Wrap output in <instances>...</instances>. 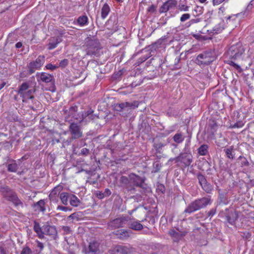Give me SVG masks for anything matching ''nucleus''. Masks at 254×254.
Listing matches in <instances>:
<instances>
[{
    "label": "nucleus",
    "mask_w": 254,
    "mask_h": 254,
    "mask_svg": "<svg viewBox=\"0 0 254 254\" xmlns=\"http://www.w3.org/2000/svg\"><path fill=\"white\" fill-rule=\"evenodd\" d=\"M130 184H133L134 186L143 187V180L138 176L131 174L129 176Z\"/></svg>",
    "instance_id": "dca6fc26"
},
{
    "label": "nucleus",
    "mask_w": 254,
    "mask_h": 254,
    "mask_svg": "<svg viewBox=\"0 0 254 254\" xmlns=\"http://www.w3.org/2000/svg\"><path fill=\"white\" fill-rule=\"evenodd\" d=\"M69 131L73 139H77L82 136L79 126L76 123H71L69 127Z\"/></svg>",
    "instance_id": "4468645a"
},
{
    "label": "nucleus",
    "mask_w": 254,
    "mask_h": 254,
    "mask_svg": "<svg viewBox=\"0 0 254 254\" xmlns=\"http://www.w3.org/2000/svg\"><path fill=\"white\" fill-rule=\"evenodd\" d=\"M38 76H39L40 80L45 83L52 82L54 79V77L52 75L46 72L39 73Z\"/></svg>",
    "instance_id": "412c9836"
},
{
    "label": "nucleus",
    "mask_w": 254,
    "mask_h": 254,
    "mask_svg": "<svg viewBox=\"0 0 254 254\" xmlns=\"http://www.w3.org/2000/svg\"><path fill=\"white\" fill-rule=\"evenodd\" d=\"M139 103L137 101H134L132 102H124L118 104L116 105V109L118 111H122L123 110L126 109H134L138 107Z\"/></svg>",
    "instance_id": "ddd939ff"
},
{
    "label": "nucleus",
    "mask_w": 254,
    "mask_h": 254,
    "mask_svg": "<svg viewBox=\"0 0 254 254\" xmlns=\"http://www.w3.org/2000/svg\"><path fill=\"white\" fill-rule=\"evenodd\" d=\"M148 11L150 12H154L156 10V7L154 5H151L148 8Z\"/></svg>",
    "instance_id": "864d4df0"
},
{
    "label": "nucleus",
    "mask_w": 254,
    "mask_h": 254,
    "mask_svg": "<svg viewBox=\"0 0 254 254\" xmlns=\"http://www.w3.org/2000/svg\"><path fill=\"white\" fill-rule=\"evenodd\" d=\"M128 190H134V187H130V188H128Z\"/></svg>",
    "instance_id": "338daca9"
},
{
    "label": "nucleus",
    "mask_w": 254,
    "mask_h": 254,
    "mask_svg": "<svg viewBox=\"0 0 254 254\" xmlns=\"http://www.w3.org/2000/svg\"><path fill=\"white\" fill-rule=\"evenodd\" d=\"M110 11L109 6L107 3H105L101 9V17L103 19H105L108 15Z\"/></svg>",
    "instance_id": "a878e982"
},
{
    "label": "nucleus",
    "mask_w": 254,
    "mask_h": 254,
    "mask_svg": "<svg viewBox=\"0 0 254 254\" xmlns=\"http://www.w3.org/2000/svg\"><path fill=\"white\" fill-rule=\"evenodd\" d=\"M22 46V44L21 42H17L15 44V47L18 49L20 48Z\"/></svg>",
    "instance_id": "13d9d810"
},
{
    "label": "nucleus",
    "mask_w": 254,
    "mask_h": 254,
    "mask_svg": "<svg viewBox=\"0 0 254 254\" xmlns=\"http://www.w3.org/2000/svg\"><path fill=\"white\" fill-rule=\"evenodd\" d=\"M215 59V57L213 52H205L197 56L196 58V63L198 65H207L212 62Z\"/></svg>",
    "instance_id": "39448f33"
},
{
    "label": "nucleus",
    "mask_w": 254,
    "mask_h": 254,
    "mask_svg": "<svg viewBox=\"0 0 254 254\" xmlns=\"http://www.w3.org/2000/svg\"><path fill=\"white\" fill-rule=\"evenodd\" d=\"M88 18L87 16L82 15L79 16L77 19V23L81 26H83L88 24Z\"/></svg>",
    "instance_id": "cd10ccee"
},
{
    "label": "nucleus",
    "mask_w": 254,
    "mask_h": 254,
    "mask_svg": "<svg viewBox=\"0 0 254 254\" xmlns=\"http://www.w3.org/2000/svg\"><path fill=\"white\" fill-rule=\"evenodd\" d=\"M32 251L28 247L23 248L21 253V254H31Z\"/></svg>",
    "instance_id": "ea45409f"
},
{
    "label": "nucleus",
    "mask_w": 254,
    "mask_h": 254,
    "mask_svg": "<svg viewBox=\"0 0 254 254\" xmlns=\"http://www.w3.org/2000/svg\"><path fill=\"white\" fill-rule=\"evenodd\" d=\"M83 47L85 49L87 55H94L99 49V43L96 39L87 37L85 40V44Z\"/></svg>",
    "instance_id": "7ed1b4c3"
},
{
    "label": "nucleus",
    "mask_w": 254,
    "mask_h": 254,
    "mask_svg": "<svg viewBox=\"0 0 254 254\" xmlns=\"http://www.w3.org/2000/svg\"><path fill=\"white\" fill-rule=\"evenodd\" d=\"M69 203L72 206L76 207L79 204L80 200L75 195L71 194L69 198Z\"/></svg>",
    "instance_id": "c85d7f7f"
},
{
    "label": "nucleus",
    "mask_w": 254,
    "mask_h": 254,
    "mask_svg": "<svg viewBox=\"0 0 254 254\" xmlns=\"http://www.w3.org/2000/svg\"><path fill=\"white\" fill-rule=\"evenodd\" d=\"M128 220L129 217L128 216H122L109 222L108 223V226L111 229H115L123 227Z\"/></svg>",
    "instance_id": "1a4fd4ad"
},
{
    "label": "nucleus",
    "mask_w": 254,
    "mask_h": 254,
    "mask_svg": "<svg viewBox=\"0 0 254 254\" xmlns=\"http://www.w3.org/2000/svg\"><path fill=\"white\" fill-rule=\"evenodd\" d=\"M59 43L60 41L57 38H53V39L50 40L48 49L49 50H52L55 48Z\"/></svg>",
    "instance_id": "2f4dec72"
},
{
    "label": "nucleus",
    "mask_w": 254,
    "mask_h": 254,
    "mask_svg": "<svg viewBox=\"0 0 254 254\" xmlns=\"http://www.w3.org/2000/svg\"><path fill=\"white\" fill-rule=\"evenodd\" d=\"M34 90L33 89H29V85L27 83H23L18 90V94L23 98L24 101L27 99H31L34 98L33 93Z\"/></svg>",
    "instance_id": "423d86ee"
},
{
    "label": "nucleus",
    "mask_w": 254,
    "mask_h": 254,
    "mask_svg": "<svg viewBox=\"0 0 254 254\" xmlns=\"http://www.w3.org/2000/svg\"><path fill=\"white\" fill-rule=\"evenodd\" d=\"M211 203L212 200L210 196L204 197L196 199L188 206L187 208L185 210L184 212L189 214L195 211L204 208L208 205H210Z\"/></svg>",
    "instance_id": "f257e3e1"
},
{
    "label": "nucleus",
    "mask_w": 254,
    "mask_h": 254,
    "mask_svg": "<svg viewBox=\"0 0 254 254\" xmlns=\"http://www.w3.org/2000/svg\"><path fill=\"white\" fill-rule=\"evenodd\" d=\"M67 64H68V60L66 59H64V60H62L60 63V66L64 67V66H66Z\"/></svg>",
    "instance_id": "09e8293b"
},
{
    "label": "nucleus",
    "mask_w": 254,
    "mask_h": 254,
    "mask_svg": "<svg viewBox=\"0 0 254 254\" xmlns=\"http://www.w3.org/2000/svg\"><path fill=\"white\" fill-rule=\"evenodd\" d=\"M216 209L212 208L208 212L207 215L208 217H212L216 213Z\"/></svg>",
    "instance_id": "de8ad7c7"
},
{
    "label": "nucleus",
    "mask_w": 254,
    "mask_h": 254,
    "mask_svg": "<svg viewBox=\"0 0 254 254\" xmlns=\"http://www.w3.org/2000/svg\"><path fill=\"white\" fill-rule=\"evenodd\" d=\"M62 230L66 234H70L71 232V229L68 226H63Z\"/></svg>",
    "instance_id": "a19ab883"
},
{
    "label": "nucleus",
    "mask_w": 254,
    "mask_h": 254,
    "mask_svg": "<svg viewBox=\"0 0 254 254\" xmlns=\"http://www.w3.org/2000/svg\"><path fill=\"white\" fill-rule=\"evenodd\" d=\"M18 169L17 164L15 163L9 164L7 166V170L10 172H15Z\"/></svg>",
    "instance_id": "72a5a7b5"
},
{
    "label": "nucleus",
    "mask_w": 254,
    "mask_h": 254,
    "mask_svg": "<svg viewBox=\"0 0 254 254\" xmlns=\"http://www.w3.org/2000/svg\"><path fill=\"white\" fill-rule=\"evenodd\" d=\"M89 153V150L86 148H83L81 150L80 154L83 155H87Z\"/></svg>",
    "instance_id": "37998d69"
},
{
    "label": "nucleus",
    "mask_w": 254,
    "mask_h": 254,
    "mask_svg": "<svg viewBox=\"0 0 254 254\" xmlns=\"http://www.w3.org/2000/svg\"><path fill=\"white\" fill-rule=\"evenodd\" d=\"M136 210V209H133V210H132L128 212V213L130 214V215H131L132 214V213Z\"/></svg>",
    "instance_id": "69168bd1"
},
{
    "label": "nucleus",
    "mask_w": 254,
    "mask_h": 254,
    "mask_svg": "<svg viewBox=\"0 0 254 254\" xmlns=\"http://www.w3.org/2000/svg\"><path fill=\"white\" fill-rule=\"evenodd\" d=\"M171 160L175 161L176 162L183 163L185 166L187 167L190 166L192 162V156L190 153H181L178 156Z\"/></svg>",
    "instance_id": "9d476101"
},
{
    "label": "nucleus",
    "mask_w": 254,
    "mask_h": 254,
    "mask_svg": "<svg viewBox=\"0 0 254 254\" xmlns=\"http://www.w3.org/2000/svg\"><path fill=\"white\" fill-rule=\"evenodd\" d=\"M63 187L61 185L56 186L52 190L49 194V198L51 201L56 200V196L57 194H60V192L62 190Z\"/></svg>",
    "instance_id": "aec40b11"
},
{
    "label": "nucleus",
    "mask_w": 254,
    "mask_h": 254,
    "mask_svg": "<svg viewBox=\"0 0 254 254\" xmlns=\"http://www.w3.org/2000/svg\"><path fill=\"white\" fill-rule=\"evenodd\" d=\"M120 182L124 185H127L128 184H130V179L129 180L126 176H122L120 179Z\"/></svg>",
    "instance_id": "c9c22d12"
},
{
    "label": "nucleus",
    "mask_w": 254,
    "mask_h": 254,
    "mask_svg": "<svg viewBox=\"0 0 254 254\" xmlns=\"http://www.w3.org/2000/svg\"><path fill=\"white\" fill-rule=\"evenodd\" d=\"M74 213L73 214H71L69 216V218H71V219H73L74 217Z\"/></svg>",
    "instance_id": "0e129e2a"
},
{
    "label": "nucleus",
    "mask_w": 254,
    "mask_h": 254,
    "mask_svg": "<svg viewBox=\"0 0 254 254\" xmlns=\"http://www.w3.org/2000/svg\"><path fill=\"white\" fill-rule=\"evenodd\" d=\"M89 252L92 254H100L104 251L103 246L98 241H92L88 246Z\"/></svg>",
    "instance_id": "f8f14e48"
},
{
    "label": "nucleus",
    "mask_w": 254,
    "mask_h": 254,
    "mask_svg": "<svg viewBox=\"0 0 254 254\" xmlns=\"http://www.w3.org/2000/svg\"><path fill=\"white\" fill-rule=\"evenodd\" d=\"M57 209L58 210H62V211H66L68 210V208L67 207L59 205V206H58Z\"/></svg>",
    "instance_id": "603ef678"
},
{
    "label": "nucleus",
    "mask_w": 254,
    "mask_h": 254,
    "mask_svg": "<svg viewBox=\"0 0 254 254\" xmlns=\"http://www.w3.org/2000/svg\"><path fill=\"white\" fill-rule=\"evenodd\" d=\"M128 227L135 231L141 230L143 229V225L138 221L130 222L128 223Z\"/></svg>",
    "instance_id": "4be33fe9"
},
{
    "label": "nucleus",
    "mask_w": 254,
    "mask_h": 254,
    "mask_svg": "<svg viewBox=\"0 0 254 254\" xmlns=\"http://www.w3.org/2000/svg\"><path fill=\"white\" fill-rule=\"evenodd\" d=\"M111 194V190L109 189H106L104 192L102 193V196H108Z\"/></svg>",
    "instance_id": "a18cd8bd"
},
{
    "label": "nucleus",
    "mask_w": 254,
    "mask_h": 254,
    "mask_svg": "<svg viewBox=\"0 0 254 254\" xmlns=\"http://www.w3.org/2000/svg\"><path fill=\"white\" fill-rule=\"evenodd\" d=\"M246 237L247 238H250L251 237V234L249 233H248Z\"/></svg>",
    "instance_id": "774afa93"
},
{
    "label": "nucleus",
    "mask_w": 254,
    "mask_h": 254,
    "mask_svg": "<svg viewBox=\"0 0 254 254\" xmlns=\"http://www.w3.org/2000/svg\"><path fill=\"white\" fill-rule=\"evenodd\" d=\"M135 249L130 246L117 245L109 251L110 254H131Z\"/></svg>",
    "instance_id": "0eeeda50"
},
{
    "label": "nucleus",
    "mask_w": 254,
    "mask_h": 254,
    "mask_svg": "<svg viewBox=\"0 0 254 254\" xmlns=\"http://www.w3.org/2000/svg\"><path fill=\"white\" fill-rule=\"evenodd\" d=\"M220 203L226 204L228 203V201L226 197L223 194H220L219 195Z\"/></svg>",
    "instance_id": "58836bf2"
},
{
    "label": "nucleus",
    "mask_w": 254,
    "mask_h": 254,
    "mask_svg": "<svg viewBox=\"0 0 254 254\" xmlns=\"http://www.w3.org/2000/svg\"><path fill=\"white\" fill-rule=\"evenodd\" d=\"M245 52V49L241 43H238L231 46L227 51V55L230 59L238 60Z\"/></svg>",
    "instance_id": "20e7f679"
},
{
    "label": "nucleus",
    "mask_w": 254,
    "mask_h": 254,
    "mask_svg": "<svg viewBox=\"0 0 254 254\" xmlns=\"http://www.w3.org/2000/svg\"><path fill=\"white\" fill-rule=\"evenodd\" d=\"M190 15L189 13L183 14L180 18V21L181 22H184L186 20L190 19Z\"/></svg>",
    "instance_id": "4c0bfd02"
},
{
    "label": "nucleus",
    "mask_w": 254,
    "mask_h": 254,
    "mask_svg": "<svg viewBox=\"0 0 254 254\" xmlns=\"http://www.w3.org/2000/svg\"><path fill=\"white\" fill-rule=\"evenodd\" d=\"M229 64L230 65H232L233 66L236 67V68H237V69H238L240 68V66L238 64H235L234 62H233L232 61H230Z\"/></svg>",
    "instance_id": "6e6d98bb"
},
{
    "label": "nucleus",
    "mask_w": 254,
    "mask_h": 254,
    "mask_svg": "<svg viewBox=\"0 0 254 254\" xmlns=\"http://www.w3.org/2000/svg\"><path fill=\"white\" fill-rule=\"evenodd\" d=\"M33 229L40 239L44 238L45 237L43 226L41 227L40 225V224L36 221L34 222Z\"/></svg>",
    "instance_id": "a211bd4d"
},
{
    "label": "nucleus",
    "mask_w": 254,
    "mask_h": 254,
    "mask_svg": "<svg viewBox=\"0 0 254 254\" xmlns=\"http://www.w3.org/2000/svg\"><path fill=\"white\" fill-rule=\"evenodd\" d=\"M118 232L119 233L117 234V235H119V237L121 239L125 240L130 236V231L129 230H121Z\"/></svg>",
    "instance_id": "393cba45"
},
{
    "label": "nucleus",
    "mask_w": 254,
    "mask_h": 254,
    "mask_svg": "<svg viewBox=\"0 0 254 254\" xmlns=\"http://www.w3.org/2000/svg\"><path fill=\"white\" fill-rule=\"evenodd\" d=\"M177 4V1L176 0H168L160 7L159 11L161 13L166 12L171 9L175 8Z\"/></svg>",
    "instance_id": "2eb2a0df"
},
{
    "label": "nucleus",
    "mask_w": 254,
    "mask_h": 254,
    "mask_svg": "<svg viewBox=\"0 0 254 254\" xmlns=\"http://www.w3.org/2000/svg\"><path fill=\"white\" fill-rule=\"evenodd\" d=\"M36 242L37 243V247L40 249V251H42L44 248L43 244L39 241H36Z\"/></svg>",
    "instance_id": "3c124183"
},
{
    "label": "nucleus",
    "mask_w": 254,
    "mask_h": 254,
    "mask_svg": "<svg viewBox=\"0 0 254 254\" xmlns=\"http://www.w3.org/2000/svg\"><path fill=\"white\" fill-rule=\"evenodd\" d=\"M37 205L40 207L41 211H44L45 210L44 207L45 202L43 200H40L37 202Z\"/></svg>",
    "instance_id": "e433bc0d"
},
{
    "label": "nucleus",
    "mask_w": 254,
    "mask_h": 254,
    "mask_svg": "<svg viewBox=\"0 0 254 254\" xmlns=\"http://www.w3.org/2000/svg\"><path fill=\"white\" fill-rule=\"evenodd\" d=\"M252 1H251L250 3L249 4V5L247 6V8H246V10L247 11H250L252 9V6H253V4H252Z\"/></svg>",
    "instance_id": "4d7b16f0"
},
{
    "label": "nucleus",
    "mask_w": 254,
    "mask_h": 254,
    "mask_svg": "<svg viewBox=\"0 0 254 254\" xmlns=\"http://www.w3.org/2000/svg\"><path fill=\"white\" fill-rule=\"evenodd\" d=\"M189 6H188V5H182L181 6H180V8L179 9L181 10V11H187L189 10Z\"/></svg>",
    "instance_id": "49530a36"
},
{
    "label": "nucleus",
    "mask_w": 254,
    "mask_h": 254,
    "mask_svg": "<svg viewBox=\"0 0 254 254\" xmlns=\"http://www.w3.org/2000/svg\"><path fill=\"white\" fill-rule=\"evenodd\" d=\"M70 194L63 192L60 194V198L64 205H67L68 204V199L70 197Z\"/></svg>",
    "instance_id": "5701e85b"
},
{
    "label": "nucleus",
    "mask_w": 254,
    "mask_h": 254,
    "mask_svg": "<svg viewBox=\"0 0 254 254\" xmlns=\"http://www.w3.org/2000/svg\"><path fill=\"white\" fill-rule=\"evenodd\" d=\"M225 0H213L212 3L213 5H219L224 2Z\"/></svg>",
    "instance_id": "8fccbe9b"
},
{
    "label": "nucleus",
    "mask_w": 254,
    "mask_h": 254,
    "mask_svg": "<svg viewBox=\"0 0 254 254\" xmlns=\"http://www.w3.org/2000/svg\"><path fill=\"white\" fill-rule=\"evenodd\" d=\"M46 67L47 69H50L51 70H54L55 69H56L58 66L55 65H53L51 64H48L46 65Z\"/></svg>",
    "instance_id": "79ce46f5"
},
{
    "label": "nucleus",
    "mask_w": 254,
    "mask_h": 254,
    "mask_svg": "<svg viewBox=\"0 0 254 254\" xmlns=\"http://www.w3.org/2000/svg\"><path fill=\"white\" fill-rule=\"evenodd\" d=\"M197 179L199 183L201 186L202 189L207 193H210L213 190V186L206 181L205 177L201 175H197Z\"/></svg>",
    "instance_id": "9b49d317"
},
{
    "label": "nucleus",
    "mask_w": 254,
    "mask_h": 254,
    "mask_svg": "<svg viewBox=\"0 0 254 254\" xmlns=\"http://www.w3.org/2000/svg\"><path fill=\"white\" fill-rule=\"evenodd\" d=\"M5 84H6L5 82H2L0 85V90L5 85Z\"/></svg>",
    "instance_id": "680f3d73"
},
{
    "label": "nucleus",
    "mask_w": 254,
    "mask_h": 254,
    "mask_svg": "<svg viewBox=\"0 0 254 254\" xmlns=\"http://www.w3.org/2000/svg\"><path fill=\"white\" fill-rule=\"evenodd\" d=\"M242 164L243 165H244V166H248L249 165V162H248V161L247 160H245L244 162H243L242 163Z\"/></svg>",
    "instance_id": "052dcab7"
},
{
    "label": "nucleus",
    "mask_w": 254,
    "mask_h": 254,
    "mask_svg": "<svg viewBox=\"0 0 254 254\" xmlns=\"http://www.w3.org/2000/svg\"><path fill=\"white\" fill-rule=\"evenodd\" d=\"M102 193H103V192H99L97 193V196L100 198H103L104 196H102Z\"/></svg>",
    "instance_id": "bf43d9fd"
},
{
    "label": "nucleus",
    "mask_w": 254,
    "mask_h": 254,
    "mask_svg": "<svg viewBox=\"0 0 254 254\" xmlns=\"http://www.w3.org/2000/svg\"><path fill=\"white\" fill-rule=\"evenodd\" d=\"M45 61V57L43 55L39 56L35 61L30 62L28 65L29 73L32 74L36 70L40 69Z\"/></svg>",
    "instance_id": "6e6552de"
},
{
    "label": "nucleus",
    "mask_w": 254,
    "mask_h": 254,
    "mask_svg": "<svg viewBox=\"0 0 254 254\" xmlns=\"http://www.w3.org/2000/svg\"><path fill=\"white\" fill-rule=\"evenodd\" d=\"M93 111H91V113L90 114V115L88 116V119L89 120H93L96 117L95 115L93 114Z\"/></svg>",
    "instance_id": "5fc2aeb1"
},
{
    "label": "nucleus",
    "mask_w": 254,
    "mask_h": 254,
    "mask_svg": "<svg viewBox=\"0 0 254 254\" xmlns=\"http://www.w3.org/2000/svg\"><path fill=\"white\" fill-rule=\"evenodd\" d=\"M238 213L237 211H231V212L226 216L227 221L231 225H234L238 218Z\"/></svg>",
    "instance_id": "6ab92c4d"
},
{
    "label": "nucleus",
    "mask_w": 254,
    "mask_h": 254,
    "mask_svg": "<svg viewBox=\"0 0 254 254\" xmlns=\"http://www.w3.org/2000/svg\"><path fill=\"white\" fill-rule=\"evenodd\" d=\"M244 126V124L241 122H238L232 126V128H239L242 127Z\"/></svg>",
    "instance_id": "c03bdc74"
},
{
    "label": "nucleus",
    "mask_w": 254,
    "mask_h": 254,
    "mask_svg": "<svg viewBox=\"0 0 254 254\" xmlns=\"http://www.w3.org/2000/svg\"><path fill=\"white\" fill-rule=\"evenodd\" d=\"M0 192L2 193L3 196L11 201L16 206H23L21 201L18 198L16 194L13 192L8 187H0Z\"/></svg>",
    "instance_id": "f03ea898"
},
{
    "label": "nucleus",
    "mask_w": 254,
    "mask_h": 254,
    "mask_svg": "<svg viewBox=\"0 0 254 254\" xmlns=\"http://www.w3.org/2000/svg\"><path fill=\"white\" fill-rule=\"evenodd\" d=\"M227 157L231 160H233L235 157V153L233 151V147L232 146L224 150Z\"/></svg>",
    "instance_id": "bb28decb"
},
{
    "label": "nucleus",
    "mask_w": 254,
    "mask_h": 254,
    "mask_svg": "<svg viewBox=\"0 0 254 254\" xmlns=\"http://www.w3.org/2000/svg\"><path fill=\"white\" fill-rule=\"evenodd\" d=\"M91 113V110H89L87 112H85L83 113L82 114L81 117L78 118V120L80 122H82L84 120V119H88V116L90 115V114Z\"/></svg>",
    "instance_id": "f704fd0d"
},
{
    "label": "nucleus",
    "mask_w": 254,
    "mask_h": 254,
    "mask_svg": "<svg viewBox=\"0 0 254 254\" xmlns=\"http://www.w3.org/2000/svg\"><path fill=\"white\" fill-rule=\"evenodd\" d=\"M208 145L203 144L198 149V152L200 155H205L208 152Z\"/></svg>",
    "instance_id": "7c9ffc66"
},
{
    "label": "nucleus",
    "mask_w": 254,
    "mask_h": 254,
    "mask_svg": "<svg viewBox=\"0 0 254 254\" xmlns=\"http://www.w3.org/2000/svg\"><path fill=\"white\" fill-rule=\"evenodd\" d=\"M223 29V25L221 23H218L217 25L213 27L211 29L207 30V31L213 34H218L222 31Z\"/></svg>",
    "instance_id": "b1692460"
},
{
    "label": "nucleus",
    "mask_w": 254,
    "mask_h": 254,
    "mask_svg": "<svg viewBox=\"0 0 254 254\" xmlns=\"http://www.w3.org/2000/svg\"><path fill=\"white\" fill-rule=\"evenodd\" d=\"M77 108L76 107H71L69 110V113L70 116H72V117L76 120H78V118L76 116V112H77Z\"/></svg>",
    "instance_id": "473e14b6"
},
{
    "label": "nucleus",
    "mask_w": 254,
    "mask_h": 254,
    "mask_svg": "<svg viewBox=\"0 0 254 254\" xmlns=\"http://www.w3.org/2000/svg\"><path fill=\"white\" fill-rule=\"evenodd\" d=\"M0 254H5L4 250L1 248H0Z\"/></svg>",
    "instance_id": "e2e57ef3"
},
{
    "label": "nucleus",
    "mask_w": 254,
    "mask_h": 254,
    "mask_svg": "<svg viewBox=\"0 0 254 254\" xmlns=\"http://www.w3.org/2000/svg\"><path fill=\"white\" fill-rule=\"evenodd\" d=\"M43 229L44 230V235H47L53 238H55L57 234V230L54 226L44 225L43 226Z\"/></svg>",
    "instance_id": "f3484780"
},
{
    "label": "nucleus",
    "mask_w": 254,
    "mask_h": 254,
    "mask_svg": "<svg viewBox=\"0 0 254 254\" xmlns=\"http://www.w3.org/2000/svg\"><path fill=\"white\" fill-rule=\"evenodd\" d=\"M184 137L181 133H177L173 137L174 142L178 144L181 143L184 140Z\"/></svg>",
    "instance_id": "c756f323"
}]
</instances>
